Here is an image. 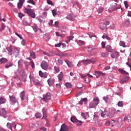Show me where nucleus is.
<instances>
[{"label":"nucleus","instance_id":"nucleus-1","mask_svg":"<svg viewBox=\"0 0 131 131\" xmlns=\"http://www.w3.org/2000/svg\"><path fill=\"white\" fill-rule=\"evenodd\" d=\"M96 61H97V59L96 58L92 59H86V60H81V63H83V65H89V64H91L92 63V64H94L96 63Z\"/></svg>","mask_w":131,"mask_h":131},{"label":"nucleus","instance_id":"nucleus-7","mask_svg":"<svg viewBox=\"0 0 131 131\" xmlns=\"http://www.w3.org/2000/svg\"><path fill=\"white\" fill-rule=\"evenodd\" d=\"M39 75L40 77H43V78H47L48 77V75H49V73L47 72L43 73L42 71H39Z\"/></svg>","mask_w":131,"mask_h":131},{"label":"nucleus","instance_id":"nucleus-35","mask_svg":"<svg viewBox=\"0 0 131 131\" xmlns=\"http://www.w3.org/2000/svg\"><path fill=\"white\" fill-rule=\"evenodd\" d=\"M0 114H2V115H6V114H7V111H6L5 108H2L0 111Z\"/></svg>","mask_w":131,"mask_h":131},{"label":"nucleus","instance_id":"nucleus-32","mask_svg":"<svg viewBox=\"0 0 131 131\" xmlns=\"http://www.w3.org/2000/svg\"><path fill=\"white\" fill-rule=\"evenodd\" d=\"M59 30L61 31V32H66L67 28L66 26H62L59 28Z\"/></svg>","mask_w":131,"mask_h":131},{"label":"nucleus","instance_id":"nucleus-34","mask_svg":"<svg viewBox=\"0 0 131 131\" xmlns=\"http://www.w3.org/2000/svg\"><path fill=\"white\" fill-rule=\"evenodd\" d=\"M18 73L21 75V76H23V75H26L25 74V72L24 71V70H18Z\"/></svg>","mask_w":131,"mask_h":131},{"label":"nucleus","instance_id":"nucleus-58","mask_svg":"<svg viewBox=\"0 0 131 131\" xmlns=\"http://www.w3.org/2000/svg\"><path fill=\"white\" fill-rule=\"evenodd\" d=\"M57 62L60 65H63V60L61 59H58Z\"/></svg>","mask_w":131,"mask_h":131},{"label":"nucleus","instance_id":"nucleus-24","mask_svg":"<svg viewBox=\"0 0 131 131\" xmlns=\"http://www.w3.org/2000/svg\"><path fill=\"white\" fill-rule=\"evenodd\" d=\"M83 118H84V119H88L89 117H90V116L89 115V113H82L81 114Z\"/></svg>","mask_w":131,"mask_h":131},{"label":"nucleus","instance_id":"nucleus-4","mask_svg":"<svg viewBox=\"0 0 131 131\" xmlns=\"http://www.w3.org/2000/svg\"><path fill=\"white\" fill-rule=\"evenodd\" d=\"M119 9H121V5L115 3L114 6L110 7L109 10L110 11H115V10H118Z\"/></svg>","mask_w":131,"mask_h":131},{"label":"nucleus","instance_id":"nucleus-10","mask_svg":"<svg viewBox=\"0 0 131 131\" xmlns=\"http://www.w3.org/2000/svg\"><path fill=\"white\" fill-rule=\"evenodd\" d=\"M100 27L101 30L103 31L106 32L107 31V26L104 24H100Z\"/></svg>","mask_w":131,"mask_h":131},{"label":"nucleus","instance_id":"nucleus-11","mask_svg":"<svg viewBox=\"0 0 131 131\" xmlns=\"http://www.w3.org/2000/svg\"><path fill=\"white\" fill-rule=\"evenodd\" d=\"M124 120L125 121H127V122H131V114H129L128 116H125Z\"/></svg>","mask_w":131,"mask_h":131},{"label":"nucleus","instance_id":"nucleus-9","mask_svg":"<svg viewBox=\"0 0 131 131\" xmlns=\"http://www.w3.org/2000/svg\"><path fill=\"white\" fill-rule=\"evenodd\" d=\"M64 62H66V63L68 65V67L69 68H72V67H73L74 66V64H73V63H72V62H71V61H70L68 60L65 59Z\"/></svg>","mask_w":131,"mask_h":131},{"label":"nucleus","instance_id":"nucleus-40","mask_svg":"<svg viewBox=\"0 0 131 131\" xmlns=\"http://www.w3.org/2000/svg\"><path fill=\"white\" fill-rule=\"evenodd\" d=\"M103 100H105V102H106V103H110V99H109V97L107 96L104 97Z\"/></svg>","mask_w":131,"mask_h":131},{"label":"nucleus","instance_id":"nucleus-22","mask_svg":"<svg viewBox=\"0 0 131 131\" xmlns=\"http://www.w3.org/2000/svg\"><path fill=\"white\" fill-rule=\"evenodd\" d=\"M53 70L54 71V73H59V72H60V68H59V67L54 66Z\"/></svg>","mask_w":131,"mask_h":131},{"label":"nucleus","instance_id":"nucleus-42","mask_svg":"<svg viewBox=\"0 0 131 131\" xmlns=\"http://www.w3.org/2000/svg\"><path fill=\"white\" fill-rule=\"evenodd\" d=\"M75 123H76V125H78V126H79L82 124V122L81 121H79L77 120Z\"/></svg>","mask_w":131,"mask_h":131},{"label":"nucleus","instance_id":"nucleus-38","mask_svg":"<svg viewBox=\"0 0 131 131\" xmlns=\"http://www.w3.org/2000/svg\"><path fill=\"white\" fill-rule=\"evenodd\" d=\"M119 45L121 47H123V48H126V45H125V42H124V41H120Z\"/></svg>","mask_w":131,"mask_h":131},{"label":"nucleus","instance_id":"nucleus-16","mask_svg":"<svg viewBox=\"0 0 131 131\" xmlns=\"http://www.w3.org/2000/svg\"><path fill=\"white\" fill-rule=\"evenodd\" d=\"M9 98L10 99V101L13 102V103H17V98L14 96H10Z\"/></svg>","mask_w":131,"mask_h":131},{"label":"nucleus","instance_id":"nucleus-36","mask_svg":"<svg viewBox=\"0 0 131 131\" xmlns=\"http://www.w3.org/2000/svg\"><path fill=\"white\" fill-rule=\"evenodd\" d=\"M108 56H109V54L107 52H103L101 54L102 58H106Z\"/></svg>","mask_w":131,"mask_h":131},{"label":"nucleus","instance_id":"nucleus-6","mask_svg":"<svg viewBox=\"0 0 131 131\" xmlns=\"http://www.w3.org/2000/svg\"><path fill=\"white\" fill-rule=\"evenodd\" d=\"M94 75L96 76V78H99V77H100V76H105V75H106V74H105V73H103L101 71H95Z\"/></svg>","mask_w":131,"mask_h":131},{"label":"nucleus","instance_id":"nucleus-30","mask_svg":"<svg viewBox=\"0 0 131 131\" xmlns=\"http://www.w3.org/2000/svg\"><path fill=\"white\" fill-rule=\"evenodd\" d=\"M7 102V100L3 97L0 98V105L1 104H5Z\"/></svg>","mask_w":131,"mask_h":131},{"label":"nucleus","instance_id":"nucleus-31","mask_svg":"<svg viewBox=\"0 0 131 131\" xmlns=\"http://www.w3.org/2000/svg\"><path fill=\"white\" fill-rule=\"evenodd\" d=\"M63 72H61L58 75V78L59 80H62L63 79Z\"/></svg>","mask_w":131,"mask_h":131},{"label":"nucleus","instance_id":"nucleus-17","mask_svg":"<svg viewBox=\"0 0 131 131\" xmlns=\"http://www.w3.org/2000/svg\"><path fill=\"white\" fill-rule=\"evenodd\" d=\"M13 65H14L13 62H9L8 63H7L6 64H5V68H6V69H8V68L12 67L13 66Z\"/></svg>","mask_w":131,"mask_h":131},{"label":"nucleus","instance_id":"nucleus-37","mask_svg":"<svg viewBox=\"0 0 131 131\" xmlns=\"http://www.w3.org/2000/svg\"><path fill=\"white\" fill-rule=\"evenodd\" d=\"M30 54L31 57H32V58H33V59H35V58H36V57H35V53H34V52L33 51H30Z\"/></svg>","mask_w":131,"mask_h":131},{"label":"nucleus","instance_id":"nucleus-59","mask_svg":"<svg viewBox=\"0 0 131 131\" xmlns=\"http://www.w3.org/2000/svg\"><path fill=\"white\" fill-rule=\"evenodd\" d=\"M52 14L54 16H56L57 15V11L56 10H52Z\"/></svg>","mask_w":131,"mask_h":131},{"label":"nucleus","instance_id":"nucleus-28","mask_svg":"<svg viewBox=\"0 0 131 131\" xmlns=\"http://www.w3.org/2000/svg\"><path fill=\"white\" fill-rule=\"evenodd\" d=\"M25 97V92L23 91L20 93V99L23 101L24 100V98Z\"/></svg>","mask_w":131,"mask_h":131},{"label":"nucleus","instance_id":"nucleus-62","mask_svg":"<svg viewBox=\"0 0 131 131\" xmlns=\"http://www.w3.org/2000/svg\"><path fill=\"white\" fill-rule=\"evenodd\" d=\"M40 130H41V131H47V128H46L45 127H42L40 128Z\"/></svg>","mask_w":131,"mask_h":131},{"label":"nucleus","instance_id":"nucleus-15","mask_svg":"<svg viewBox=\"0 0 131 131\" xmlns=\"http://www.w3.org/2000/svg\"><path fill=\"white\" fill-rule=\"evenodd\" d=\"M118 71L121 73V74L125 75H128V73L126 72V71H124L122 69H119Z\"/></svg>","mask_w":131,"mask_h":131},{"label":"nucleus","instance_id":"nucleus-52","mask_svg":"<svg viewBox=\"0 0 131 131\" xmlns=\"http://www.w3.org/2000/svg\"><path fill=\"white\" fill-rule=\"evenodd\" d=\"M124 4L125 5V8L127 9L128 8V3H127V1H124Z\"/></svg>","mask_w":131,"mask_h":131},{"label":"nucleus","instance_id":"nucleus-2","mask_svg":"<svg viewBox=\"0 0 131 131\" xmlns=\"http://www.w3.org/2000/svg\"><path fill=\"white\" fill-rule=\"evenodd\" d=\"M24 11L25 13H27V14L32 18H35V13H34V11H32V9L26 8L25 9Z\"/></svg>","mask_w":131,"mask_h":131},{"label":"nucleus","instance_id":"nucleus-14","mask_svg":"<svg viewBox=\"0 0 131 131\" xmlns=\"http://www.w3.org/2000/svg\"><path fill=\"white\" fill-rule=\"evenodd\" d=\"M6 50L8 52V54L11 56L12 55V51L13 50V46H10V47L6 48Z\"/></svg>","mask_w":131,"mask_h":131},{"label":"nucleus","instance_id":"nucleus-51","mask_svg":"<svg viewBox=\"0 0 131 131\" xmlns=\"http://www.w3.org/2000/svg\"><path fill=\"white\" fill-rule=\"evenodd\" d=\"M78 43L79 46H83L84 45V41L82 40H79Z\"/></svg>","mask_w":131,"mask_h":131},{"label":"nucleus","instance_id":"nucleus-45","mask_svg":"<svg viewBox=\"0 0 131 131\" xmlns=\"http://www.w3.org/2000/svg\"><path fill=\"white\" fill-rule=\"evenodd\" d=\"M58 56L62 58L63 57H67L68 55L66 53H60L58 54Z\"/></svg>","mask_w":131,"mask_h":131},{"label":"nucleus","instance_id":"nucleus-44","mask_svg":"<svg viewBox=\"0 0 131 131\" xmlns=\"http://www.w3.org/2000/svg\"><path fill=\"white\" fill-rule=\"evenodd\" d=\"M71 121H72V122L75 123L76 121H77V119H76V117L73 116L71 117Z\"/></svg>","mask_w":131,"mask_h":131},{"label":"nucleus","instance_id":"nucleus-64","mask_svg":"<svg viewBox=\"0 0 131 131\" xmlns=\"http://www.w3.org/2000/svg\"><path fill=\"white\" fill-rule=\"evenodd\" d=\"M105 125H106L107 126H109L110 125V121H107L105 122Z\"/></svg>","mask_w":131,"mask_h":131},{"label":"nucleus","instance_id":"nucleus-13","mask_svg":"<svg viewBox=\"0 0 131 131\" xmlns=\"http://www.w3.org/2000/svg\"><path fill=\"white\" fill-rule=\"evenodd\" d=\"M68 127L65 125V124H63L61 126L60 131H68Z\"/></svg>","mask_w":131,"mask_h":131},{"label":"nucleus","instance_id":"nucleus-43","mask_svg":"<svg viewBox=\"0 0 131 131\" xmlns=\"http://www.w3.org/2000/svg\"><path fill=\"white\" fill-rule=\"evenodd\" d=\"M66 86L68 89H71V88L72 87V84H71V83H70L69 82H67V83H66Z\"/></svg>","mask_w":131,"mask_h":131},{"label":"nucleus","instance_id":"nucleus-12","mask_svg":"<svg viewBox=\"0 0 131 131\" xmlns=\"http://www.w3.org/2000/svg\"><path fill=\"white\" fill-rule=\"evenodd\" d=\"M47 82L49 85L51 86V85H53V84H54V83H55V79L52 78H50L48 80Z\"/></svg>","mask_w":131,"mask_h":131},{"label":"nucleus","instance_id":"nucleus-41","mask_svg":"<svg viewBox=\"0 0 131 131\" xmlns=\"http://www.w3.org/2000/svg\"><path fill=\"white\" fill-rule=\"evenodd\" d=\"M35 117L36 118H41V117H42V116H41V114L40 113H37L35 114Z\"/></svg>","mask_w":131,"mask_h":131},{"label":"nucleus","instance_id":"nucleus-19","mask_svg":"<svg viewBox=\"0 0 131 131\" xmlns=\"http://www.w3.org/2000/svg\"><path fill=\"white\" fill-rule=\"evenodd\" d=\"M33 83L35 85H40V82L36 78H34L33 80Z\"/></svg>","mask_w":131,"mask_h":131},{"label":"nucleus","instance_id":"nucleus-47","mask_svg":"<svg viewBox=\"0 0 131 131\" xmlns=\"http://www.w3.org/2000/svg\"><path fill=\"white\" fill-rule=\"evenodd\" d=\"M103 11H104V8H103V7H100L97 10V12L98 13H102V12H103Z\"/></svg>","mask_w":131,"mask_h":131},{"label":"nucleus","instance_id":"nucleus-26","mask_svg":"<svg viewBox=\"0 0 131 131\" xmlns=\"http://www.w3.org/2000/svg\"><path fill=\"white\" fill-rule=\"evenodd\" d=\"M21 80L24 82H26L27 81V75H24L23 76H21Z\"/></svg>","mask_w":131,"mask_h":131},{"label":"nucleus","instance_id":"nucleus-8","mask_svg":"<svg viewBox=\"0 0 131 131\" xmlns=\"http://www.w3.org/2000/svg\"><path fill=\"white\" fill-rule=\"evenodd\" d=\"M111 57L113 59H118V57H119V52H115L111 55Z\"/></svg>","mask_w":131,"mask_h":131},{"label":"nucleus","instance_id":"nucleus-5","mask_svg":"<svg viewBox=\"0 0 131 131\" xmlns=\"http://www.w3.org/2000/svg\"><path fill=\"white\" fill-rule=\"evenodd\" d=\"M40 66L42 69H43L44 70H48L49 69V63H47L46 61H42Z\"/></svg>","mask_w":131,"mask_h":131},{"label":"nucleus","instance_id":"nucleus-53","mask_svg":"<svg viewBox=\"0 0 131 131\" xmlns=\"http://www.w3.org/2000/svg\"><path fill=\"white\" fill-rule=\"evenodd\" d=\"M118 106H119V107H123V103H122V101H119L118 103Z\"/></svg>","mask_w":131,"mask_h":131},{"label":"nucleus","instance_id":"nucleus-18","mask_svg":"<svg viewBox=\"0 0 131 131\" xmlns=\"http://www.w3.org/2000/svg\"><path fill=\"white\" fill-rule=\"evenodd\" d=\"M1 64H6V63H8V59L6 58H2L0 59Z\"/></svg>","mask_w":131,"mask_h":131},{"label":"nucleus","instance_id":"nucleus-29","mask_svg":"<svg viewBox=\"0 0 131 131\" xmlns=\"http://www.w3.org/2000/svg\"><path fill=\"white\" fill-rule=\"evenodd\" d=\"M42 112L43 113V117L46 118V117H47V110H46L45 107L42 108Z\"/></svg>","mask_w":131,"mask_h":131},{"label":"nucleus","instance_id":"nucleus-61","mask_svg":"<svg viewBox=\"0 0 131 131\" xmlns=\"http://www.w3.org/2000/svg\"><path fill=\"white\" fill-rule=\"evenodd\" d=\"M42 17L39 16H38V20H39V21L40 22H42Z\"/></svg>","mask_w":131,"mask_h":131},{"label":"nucleus","instance_id":"nucleus-23","mask_svg":"<svg viewBox=\"0 0 131 131\" xmlns=\"http://www.w3.org/2000/svg\"><path fill=\"white\" fill-rule=\"evenodd\" d=\"M106 51H107V52H108L109 53H112V52H113V49L111 48V46L110 45H107L106 47Z\"/></svg>","mask_w":131,"mask_h":131},{"label":"nucleus","instance_id":"nucleus-46","mask_svg":"<svg viewBox=\"0 0 131 131\" xmlns=\"http://www.w3.org/2000/svg\"><path fill=\"white\" fill-rule=\"evenodd\" d=\"M7 126L10 129H12V127H13V123H7Z\"/></svg>","mask_w":131,"mask_h":131},{"label":"nucleus","instance_id":"nucleus-49","mask_svg":"<svg viewBox=\"0 0 131 131\" xmlns=\"http://www.w3.org/2000/svg\"><path fill=\"white\" fill-rule=\"evenodd\" d=\"M27 2L29 4H32V5H35V2L33 0H28Z\"/></svg>","mask_w":131,"mask_h":131},{"label":"nucleus","instance_id":"nucleus-21","mask_svg":"<svg viewBox=\"0 0 131 131\" xmlns=\"http://www.w3.org/2000/svg\"><path fill=\"white\" fill-rule=\"evenodd\" d=\"M92 102L95 103L96 105H98V104H99V102H100V99L97 97H95Z\"/></svg>","mask_w":131,"mask_h":131},{"label":"nucleus","instance_id":"nucleus-3","mask_svg":"<svg viewBox=\"0 0 131 131\" xmlns=\"http://www.w3.org/2000/svg\"><path fill=\"white\" fill-rule=\"evenodd\" d=\"M52 99V96L51 95V93H47L46 94L43 95V97L42 98L43 101L45 102H48L50 101Z\"/></svg>","mask_w":131,"mask_h":131},{"label":"nucleus","instance_id":"nucleus-39","mask_svg":"<svg viewBox=\"0 0 131 131\" xmlns=\"http://www.w3.org/2000/svg\"><path fill=\"white\" fill-rule=\"evenodd\" d=\"M101 117H107V112L104 111V112H102L101 114Z\"/></svg>","mask_w":131,"mask_h":131},{"label":"nucleus","instance_id":"nucleus-25","mask_svg":"<svg viewBox=\"0 0 131 131\" xmlns=\"http://www.w3.org/2000/svg\"><path fill=\"white\" fill-rule=\"evenodd\" d=\"M67 18L69 19V20H70L71 21H74V17H73V15L72 14H69L67 16Z\"/></svg>","mask_w":131,"mask_h":131},{"label":"nucleus","instance_id":"nucleus-20","mask_svg":"<svg viewBox=\"0 0 131 131\" xmlns=\"http://www.w3.org/2000/svg\"><path fill=\"white\" fill-rule=\"evenodd\" d=\"M13 55L17 57V56H19V50L17 48H15L13 51Z\"/></svg>","mask_w":131,"mask_h":131},{"label":"nucleus","instance_id":"nucleus-56","mask_svg":"<svg viewBox=\"0 0 131 131\" xmlns=\"http://www.w3.org/2000/svg\"><path fill=\"white\" fill-rule=\"evenodd\" d=\"M18 64L19 66H22V65H23V60H19L18 62Z\"/></svg>","mask_w":131,"mask_h":131},{"label":"nucleus","instance_id":"nucleus-50","mask_svg":"<svg viewBox=\"0 0 131 131\" xmlns=\"http://www.w3.org/2000/svg\"><path fill=\"white\" fill-rule=\"evenodd\" d=\"M47 3L48 5H51V6H54L55 4L53 3L52 0H47Z\"/></svg>","mask_w":131,"mask_h":131},{"label":"nucleus","instance_id":"nucleus-60","mask_svg":"<svg viewBox=\"0 0 131 131\" xmlns=\"http://www.w3.org/2000/svg\"><path fill=\"white\" fill-rule=\"evenodd\" d=\"M82 101L84 102V104H86L88 103V98H83L82 99Z\"/></svg>","mask_w":131,"mask_h":131},{"label":"nucleus","instance_id":"nucleus-48","mask_svg":"<svg viewBox=\"0 0 131 131\" xmlns=\"http://www.w3.org/2000/svg\"><path fill=\"white\" fill-rule=\"evenodd\" d=\"M56 35H57V36H60L61 37H65V35H61L59 32H56Z\"/></svg>","mask_w":131,"mask_h":131},{"label":"nucleus","instance_id":"nucleus-33","mask_svg":"<svg viewBox=\"0 0 131 131\" xmlns=\"http://www.w3.org/2000/svg\"><path fill=\"white\" fill-rule=\"evenodd\" d=\"M98 104H96V103H94V102H93V101H92L90 103V108H95L96 107V106H97Z\"/></svg>","mask_w":131,"mask_h":131},{"label":"nucleus","instance_id":"nucleus-27","mask_svg":"<svg viewBox=\"0 0 131 131\" xmlns=\"http://www.w3.org/2000/svg\"><path fill=\"white\" fill-rule=\"evenodd\" d=\"M130 22L129 19L125 20V21L123 23L124 26L125 27H128L129 26Z\"/></svg>","mask_w":131,"mask_h":131},{"label":"nucleus","instance_id":"nucleus-54","mask_svg":"<svg viewBox=\"0 0 131 131\" xmlns=\"http://www.w3.org/2000/svg\"><path fill=\"white\" fill-rule=\"evenodd\" d=\"M61 46H62V42L58 43L55 45V47L56 48H60V47H61Z\"/></svg>","mask_w":131,"mask_h":131},{"label":"nucleus","instance_id":"nucleus-55","mask_svg":"<svg viewBox=\"0 0 131 131\" xmlns=\"http://www.w3.org/2000/svg\"><path fill=\"white\" fill-rule=\"evenodd\" d=\"M17 6H18V9H21V8H22V6H23V3L19 2L17 4Z\"/></svg>","mask_w":131,"mask_h":131},{"label":"nucleus","instance_id":"nucleus-57","mask_svg":"<svg viewBox=\"0 0 131 131\" xmlns=\"http://www.w3.org/2000/svg\"><path fill=\"white\" fill-rule=\"evenodd\" d=\"M23 24L24 25H25V26H28V25H29V23L27 22L26 20H24L23 21Z\"/></svg>","mask_w":131,"mask_h":131},{"label":"nucleus","instance_id":"nucleus-63","mask_svg":"<svg viewBox=\"0 0 131 131\" xmlns=\"http://www.w3.org/2000/svg\"><path fill=\"white\" fill-rule=\"evenodd\" d=\"M30 65L32 67V68H34V62H33V61H31L30 63Z\"/></svg>","mask_w":131,"mask_h":131}]
</instances>
